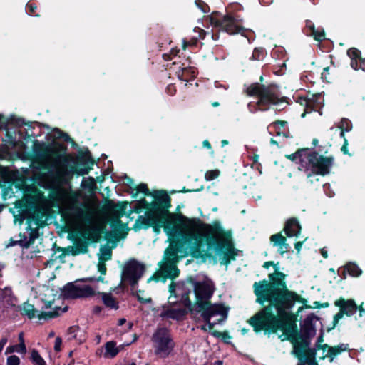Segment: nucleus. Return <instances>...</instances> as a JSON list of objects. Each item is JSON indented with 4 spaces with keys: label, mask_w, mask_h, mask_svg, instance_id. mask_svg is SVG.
<instances>
[{
    "label": "nucleus",
    "mask_w": 365,
    "mask_h": 365,
    "mask_svg": "<svg viewBox=\"0 0 365 365\" xmlns=\"http://www.w3.org/2000/svg\"><path fill=\"white\" fill-rule=\"evenodd\" d=\"M320 317L314 313L308 314L303 320L299 331V341L302 345L307 344V342H311L317 333L314 321H318Z\"/></svg>",
    "instance_id": "17"
},
{
    "label": "nucleus",
    "mask_w": 365,
    "mask_h": 365,
    "mask_svg": "<svg viewBox=\"0 0 365 365\" xmlns=\"http://www.w3.org/2000/svg\"><path fill=\"white\" fill-rule=\"evenodd\" d=\"M296 102L299 103L301 106H304V108L307 106V103H309V97L307 96H299L297 97Z\"/></svg>",
    "instance_id": "59"
},
{
    "label": "nucleus",
    "mask_w": 365,
    "mask_h": 365,
    "mask_svg": "<svg viewBox=\"0 0 365 365\" xmlns=\"http://www.w3.org/2000/svg\"><path fill=\"white\" fill-rule=\"evenodd\" d=\"M1 297L9 306L14 307L15 302L17 301L16 297L14 295L13 291L10 287H5L1 289Z\"/></svg>",
    "instance_id": "36"
},
{
    "label": "nucleus",
    "mask_w": 365,
    "mask_h": 365,
    "mask_svg": "<svg viewBox=\"0 0 365 365\" xmlns=\"http://www.w3.org/2000/svg\"><path fill=\"white\" fill-rule=\"evenodd\" d=\"M190 312L186 308L168 309L165 310L162 316L173 320L181 321Z\"/></svg>",
    "instance_id": "27"
},
{
    "label": "nucleus",
    "mask_w": 365,
    "mask_h": 365,
    "mask_svg": "<svg viewBox=\"0 0 365 365\" xmlns=\"http://www.w3.org/2000/svg\"><path fill=\"white\" fill-rule=\"evenodd\" d=\"M140 192L143 193L145 196H152L153 194L148 189V185L145 183H140L135 186L133 191H130L133 198H136Z\"/></svg>",
    "instance_id": "40"
},
{
    "label": "nucleus",
    "mask_w": 365,
    "mask_h": 365,
    "mask_svg": "<svg viewBox=\"0 0 365 365\" xmlns=\"http://www.w3.org/2000/svg\"><path fill=\"white\" fill-rule=\"evenodd\" d=\"M106 352L104 356L106 357L113 358L119 353V349L116 347V343L114 341H110L105 344Z\"/></svg>",
    "instance_id": "39"
},
{
    "label": "nucleus",
    "mask_w": 365,
    "mask_h": 365,
    "mask_svg": "<svg viewBox=\"0 0 365 365\" xmlns=\"http://www.w3.org/2000/svg\"><path fill=\"white\" fill-rule=\"evenodd\" d=\"M58 138L63 139L65 142L71 143L72 146L77 145V144L71 139V138L70 137V135L68 133H64L60 130H58Z\"/></svg>",
    "instance_id": "51"
},
{
    "label": "nucleus",
    "mask_w": 365,
    "mask_h": 365,
    "mask_svg": "<svg viewBox=\"0 0 365 365\" xmlns=\"http://www.w3.org/2000/svg\"><path fill=\"white\" fill-rule=\"evenodd\" d=\"M205 244L207 250H215L217 255L222 256L221 264L227 265L231 260H235L237 254L232 242V232L225 230L220 221L214 220L212 224H207L201 220L189 254L195 259H202L203 262L207 258H212L211 252L202 249Z\"/></svg>",
    "instance_id": "3"
},
{
    "label": "nucleus",
    "mask_w": 365,
    "mask_h": 365,
    "mask_svg": "<svg viewBox=\"0 0 365 365\" xmlns=\"http://www.w3.org/2000/svg\"><path fill=\"white\" fill-rule=\"evenodd\" d=\"M311 342H307V344L302 345L299 343L297 346L292 349V354L294 355L297 359V365H319L317 361V349L316 345L314 347H310Z\"/></svg>",
    "instance_id": "12"
},
{
    "label": "nucleus",
    "mask_w": 365,
    "mask_h": 365,
    "mask_svg": "<svg viewBox=\"0 0 365 365\" xmlns=\"http://www.w3.org/2000/svg\"><path fill=\"white\" fill-rule=\"evenodd\" d=\"M173 245L168 247L164 252L163 261L159 263L160 269L155 272L148 279V282L155 281L165 282L167 279H175L180 274V269L177 267V264L183 257L188 256L189 252H183L182 253L176 252Z\"/></svg>",
    "instance_id": "7"
},
{
    "label": "nucleus",
    "mask_w": 365,
    "mask_h": 365,
    "mask_svg": "<svg viewBox=\"0 0 365 365\" xmlns=\"http://www.w3.org/2000/svg\"><path fill=\"white\" fill-rule=\"evenodd\" d=\"M108 223L113 231H108L106 225L93 227L88 230L87 240L91 243H96L101 239L102 234H104L106 240L117 243L120 239L125 237L128 229L127 225L123 223L120 217L110 218Z\"/></svg>",
    "instance_id": "8"
},
{
    "label": "nucleus",
    "mask_w": 365,
    "mask_h": 365,
    "mask_svg": "<svg viewBox=\"0 0 365 365\" xmlns=\"http://www.w3.org/2000/svg\"><path fill=\"white\" fill-rule=\"evenodd\" d=\"M269 280L262 279L253 284V292L256 297L255 302L264 306L268 304L274 309L292 312L297 302L303 306L298 308L296 314L304 309H312L307 305V300L296 292L289 289L286 282V274L284 272H276L268 274Z\"/></svg>",
    "instance_id": "4"
},
{
    "label": "nucleus",
    "mask_w": 365,
    "mask_h": 365,
    "mask_svg": "<svg viewBox=\"0 0 365 365\" xmlns=\"http://www.w3.org/2000/svg\"><path fill=\"white\" fill-rule=\"evenodd\" d=\"M104 278L102 276H99L98 277H83L80 278L76 280L75 282H103Z\"/></svg>",
    "instance_id": "50"
},
{
    "label": "nucleus",
    "mask_w": 365,
    "mask_h": 365,
    "mask_svg": "<svg viewBox=\"0 0 365 365\" xmlns=\"http://www.w3.org/2000/svg\"><path fill=\"white\" fill-rule=\"evenodd\" d=\"M125 184L128 186L129 189L133 191V188L135 187L134 180L133 178L125 175Z\"/></svg>",
    "instance_id": "63"
},
{
    "label": "nucleus",
    "mask_w": 365,
    "mask_h": 365,
    "mask_svg": "<svg viewBox=\"0 0 365 365\" xmlns=\"http://www.w3.org/2000/svg\"><path fill=\"white\" fill-rule=\"evenodd\" d=\"M270 242L273 246L279 247V252L281 255L287 252L289 249V244L287 243V237L282 235V232H278L271 235Z\"/></svg>",
    "instance_id": "24"
},
{
    "label": "nucleus",
    "mask_w": 365,
    "mask_h": 365,
    "mask_svg": "<svg viewBox=\"0 0 365 365\" xmlns=\"http://www.w3.org/2000/svg\"><path fill=\"white\" fill-rule=\"evenodd\" d=\"M153 200L148 202L145 197L138 200L133 207V212L140 213L145 210V217H148L155 212H164V206L171 203V197L165 190H155L153 192Z\"/></svg>",
    "instance_id": "10"
},
{
    "label": "nucleus",
    "mask_w": 365,
    "mask_h": 365,
    "mask_svg": "<svg viewBox=\"0 0 365 365\" xmlns=\"http://www.w3.org/2000/svg\"><path fill=\"white\" fill-rule=\"evenodd\" d=\"M297 322V314L274 309L268 304L262 306V309L247 320V323L252 327L255 333L263 331L265 334H270L281 330L283 334L279 336V338L282 341H290L293 349L299 341V330Z\"/></svg>",
    "instance_id": "5"
},
{
    "label": "nucleus",
    "mask_w": 365,
    "mask_h": 365,
    "mask_svg": "<svg viewBox=\"0 0 365 365\" xmlns=\"http://www.w3.org/2000/svg\"><path fill=\"white\" fill-rule=\"evenodd\" d=\"M20 311L22 315L26 316L29 319H31L34 317H35L36 314L38 312L34 308V305L29 304V302H24L22 304V307H20Z\"/></svg>",
    "instance_id": "38"
},
{
    "label": "nucleus",
    "mask_w": 365,
    "mask_h": 365,
    "mask_svg": "<svg viewBox=\"0 0 365 365\" xmlns=\"http://www.w3.org/2000/svg\"><path fill=\"white\" fill-rule=\"evenodd\" d=\"M185 282H181L178 284V289L181 291L180 302L185 307V308L190 312V314H197L198 308L194 307V303H192L190 299V294L191 293L190 289H185Z\"/></svg>",
    "instance_id": "22"
},
{
    "label": "nucleus",
    "mask_w": 365,
    "mask_h": 365,
    "mask_svg": "<svg viewBox=\"0 0 365 365\" xmlns=\"http://www.w3.org/2000/svg\"><path fill=\"white\" fill-rule=\"evenodd\" d=\"M348 350H349L348 344H340L337 346H331L329 348L327 354L321 359H324L327 357L329 358V362H332L335 356Z\"/></svg>",
    "instance_id": "28"
},
{
    "label": "nucleus",
    "mask_w": 365,
    "mask_h": 365,
    "mask_svg": "<svg viewBox=\"0 0 365 365\" xmlns=\"http://www.w3.org/2000/svg\"><path fill=\"white\" fill-rule=\"evenodd\" d=\"M245 93L248 96L257 98L255 104L248 103L250 112H265L271 108L280 111L285 108L282 106L284 103L289 104V98L282 96L279 86L274 83H252L245 88Z\"/></svg>",
    "instance_id": "6"
},
{
    "label": "nucleus",
    "mask_w": 365,
    "mask_h": 365,
    "mask_svg": "<svg viewBox=\"0 0 365 365\" xmlns=\"http://www.w3.org/2000/svg\"><path fill=\"white\" fill-rule=\"evenodd\" d=\"M26 207L32 210V214L29 219L34 220L38 226L42 227L43 222L41 220L44 216L43 210L41 207H37L32 201L27 202Z\"/></svg>",
    "instance_id": "25"
},
{
    "label": "nucleus",
    "mask_w": 365,
    "mask_h": 365,
    "mask_svg": "<svg viewBox=\"0 0 365 365\" xmlns=\"http://www.w3.org/2000/svg\"><path fill=\"white\" fill-rule=\"evenodd\" d=\"M21 239L14 242V244H18L23 248H29L31 245L34 243L36 238L38 237V232L36 230H32L28 237L26 235L20 234Z\"/></svg>",
    "instance_id": "29"
},
{
    "label": "nucleus",
    "mask_w": 365,
    "mask_h": 365,
    "mask_svg": "<svg viewBox=\"0 0 365 365\" xmlns=\"http://www.w3.org/2000/svg\"><path fill=\"white\" fill-rule=\"evenodd\" d=\"M220 175V171L218 170H207L205 173V178L207 180H212L217 178Z\"/></svg>",
    "instance_id": "53"
},
{
    "label": "nucleus",
    "mask_w": 365,
    "mask_h": 365,
    "mask_svg": "<svg viewBox=\"0 0 365 365\" xmlns=\"http://www.w3.org/2000/svg\"><path fill=\"white\" fill-rule=\"evenodd\" d=\"M334 305L339 308V311L334 316L332 327L328 328L327 331L334 329L339 324V320L341 319L344 315L351 317L356 312L358 309V305L354 299H346L343 297H340L336 300Z\"/></svg>",
    "instance_id": "16"
},
{
    "label": "nucleus",
    "mask_w": 365,
    "mask_h": 365,
    "mask_svg": "<svg viewBox=\"0 0 365 365\" xmlns=\"http://www.w3.org/2000/svg\"><path fill=\"white\" fill-rule=\"evenodd\" d=\"M178 71H176L178 78L183 81L189 82L194 80L197 74V68L194 66H185V63L182 64Z\"/></svg>",
    "instance_id": "23"
},
{
    "label": "nucleus",
    "mask_w": 365,
    "mask_h": 365,
    "mask_svg": "<svg viewBox=\"0 0 365 365\" xmlns=\"http://www.w3.org/2000/svg\"><path fill=\"white\" fill-rule=\"evenodd\" d=\"M340 130L349 132L352 129V123L348 118H343L337 125Z\"/></svg>",
    "instance_id": "45"
},
{
    "label": "nucleus",
    "mask_w": 365,
    "mask_h": 365,
    "mask_svg": "<svg viewBox=\"0 0 365 365\" xmlns=\"http://www.w3.org/2000/svg\"><path fill=\"white\" fill-rule=\"evenodd\" d=\"M79 329L80 327L78 325L71 326L68 329V335H70L72 339H76V333Z\"/></svg>",
    "instance_id": "57"
},
{
    "label": "nucleus",
    "mask_w": 365,
    "mask_h": 365,
    "mask_svg": "<svg viewBox=\"0 0 365 365\" xmlns=\"http://www.w3.org/2000/svg\"><path fill=\"white\" fill-rule=\"evenodd\" d=\"M143 291L142 290H139L135 294H133V295H135L138 299V301L139 302H140L141 304H148V303H151L152 302V299L151 297H148V298H143L142 297L139 293L140 292H143Z\"/></svg>",
    "instance_id": "55"
},
{
    "label": "nucleus",
    "mask_w": 365,
    "mask_h": 365,
    "mask_svg": "<svg viewBox=\"0 0 365 365\" xmlns=\"http://www.w3.org/2000/svg\"><path fill=\"white\" fill-rule=\"evenodd\" d=\"M347 55L351 58V67L356 71L359 70L358 62L361 58V51L356 48H351L347 50Z\"/></svg>",
    "instance_id": "34"
},
{
    "label": "nucleus",
    "mask_w": 365,
    "mask_h": 365,
    "mask_svg": "<svg viewBox=\"0 0 365 365\" xmlns=\"http://www.w3.org/2000/svg\"><path fill=\"white\" fill-rule=\"evenodd\" d=\"M241 21V19H238L231 14H226L222 17V24L220 31H225L230 35L240 34L242 36L248 38L246 36L248 31L240 25Z\"/></svg>",
    "instance_id": "18"
},
{
    "label": "nucleus",
    "mask_w": 365,
    "mask_h": 365,
    "mask_svg": "<svg viewBox=\"0 0 365 365\" xmlns=\"http://www.w3.org/2000/svg\"><path fill=\"white\" fill-rule=\"evenodd\" d=\"M303 32L307 36H312L316 41L322 42L326 38V34L324 28H316L314 24L309 19L305 21V26L303 28Z\"/></svg>",
    "instance_id": "20"
},
{
    "label": "nucleus",
    "mask_w": 365,
    "mask_h": 365,
    "mask_svg": "<svg viewBox=\"0 0 365 365\" xmlns=\"http://www.w3.org/2000/svg\"><path fill=\"white\" fill-rule=\"evenodd\" d=\"M37 9V6L35 3L29 1L26 5V11L30 16H39V14H36L35 12Z\"/></svg>",
    "instance_id": "49"
},
{
    "label": "nucleus",
    "mask_w": 365,
    "mask_h": 365,
    "mask_svg": "<svg viewBox=\"0 0 365 365\" xmlns=\"http://www.w3.org/2000/svg\"><path fill=\"white\" fill-rule=\"evenodd\" d=\"M211 334L216 338H221L225 344H229V339L232 337L227 331L220 332L216 330L212 331Z\"/></svg>",
    "instance_id": "47"
},
{
    "label": "nucleus",
    "mask_w": 365,
    "mask_h": 365,
    "mask_svg": "<svg viewBox=\"0 0 365 365\" xmlns=\"http://www.w3.org/2000/svg\"><path fill=\"white\" fill-rule=\"evenodd\" d=\"M88 244L86 240H79L75 243V247L68 246L67 250H70V254L73 256L78 255L79 254H85L88 252Z\"/></svg>",
    "instance_id": "30"
},
{
    "label": "nucleus",
    "mask_w": 365,
    "mask_h": 365,
    "mask_svg": "<svg viewBox=\"0 0 365 365\" xmlns=\"http://www.w3.org/2000/svg\"><path fill=\"white\" fill-rule=\"evenodd\" d=\"M9 120L3 114H0V129H7Z\"/></svg>",
    "instance_id": "62"
},
{
    "label": "nucleus",
    "mask_w": 365,
    "mask_h": 365,
    "mask_svg": "<svg viewBox=\"0 0 365 365\" xmlns=\"http://www.w3.org/2000/svg\"><path fill=\"white\" fill-rule=\"evenodd\" d=\"M171 203L164 206V212H155L148 217L138 216L133 229L138 231L152 227L155 234H159L163 227L169 239L168 247L173 245L176 252H189L201 220L189 218L182 213H171Z\"/></svg>",
    "instance_id": "1"
},
{
    "label": "nucleus",
    "mask_w": 365,
    "mask_h": 365,
    "mask_svg": "<svg viewBox=\"0 0 365 365\" xmlns=\"http://www.w3.org/2000/svg\"><path fill=\"white\" fill-rule=\"evenodd\" d=\"M74 282H68L61 289V295L64 299L88 298L96 295L95 290L90 285L78 286Z\"/></svg>",
    "instance_id": "15"
},
{
    "label": "nucleus",
    "mask_w": 365,
    "mask_h": 365,
    "mask_svg": "<svg viewBox=\"0 0 365 365\" xmlns=\"http://www.w3.org/2000/svg\"><path fill=\"white\" fill-rule=\"evenodd\" d=\"M322 96L320 94H312L311 97H309V103L304 108V113L301 115L302 118H304L307 113L312 111H317L321 106Z\"/></svg>",
    "instance_id": "26"
},
{
    "label": "nucleus",
    "mask_w": 365,
    "mask_h": 365,
    "mask_svg": "<svg viewBox=\"0 0 365 365\" xmlns=\"http://www.w3.org/2000/svg\"><path fill=\"white\" fill-rule=\"evenodd\" d=\"M31 359L34 365H46L44 359L41 356L38 351L33 349L31 353Z\"/></svg>",
    "instance_id": "44"
},
{
    "label": "nucleus",
    "mask_w": 365,
    "mask_h": 365,
    "mask_svg": "<svg viewBox=\"0 0 365 365\" xmlns=\"http://www.w3.org/2000/svg\"><path fill=\"white\" fill-rule=\"evenodd\" d=\"M20 359L16 355H11L7 358L6 365H19Z\"/></svg>",
    "instance_id": "56"
},
{
    "label": "nucleus",
    "mask_w": 365,
    "mask_h": 365,
    "mask_svg": "<svg viewBox=\"0 0 365 365\" xmlns=\"http://www.w3.org/2000/svg\"><path fill=\"white\" fill-rule=\"evenodd\" d=\"M9 120V124L14 125L17 127H21L24 125H28L29 127H31V125L26 123L24 118H17L14 115H11Z\"/></svg>",
    "instance_id": "46"
},
{
    "label": "nucleus",
    "mask_w": 365,
    "mask_h": 365,
    "mask_svg": "<svg viewBox=\"0 0 365 365\" xmlns=\"http://www.w3.org/2000/svg\"><path fill=\"white\" fill-rule=\"evenodd\" d=\"M267 55V51L263 47H257L253 50L250 58L252 61H262Z\"/></svg>",
    "instance_id": "42"
},
{
    "label": "nucleus",
    "mask_w": 365,
    "mask_h": 365,
    "mask_svg": "<svg viewBox=\"0 0 365 365\" xmlns=\"http://www.w3.org/2000/svg\"><path fill=\"white\" fill-rule=\"evenodd\" d=\"M346 272L352 277H359L362 273L361 269L354 263H348L341 274V278L346 279Z\"/></svg>",
    "instance_id": "37"
},
{
    "label": "nucleus",
    "mask_w": 365,
    "mask_h": 365,
    "mask_svg": "<svg viewBox=\"0 0 365 365\" xmlns=\"http://www.w3.org/2000/svg\"><path fill=\"white\" fill-rule=\"evenodd\" d=\"M187 282L193 287L196 299L194 307L197 308V304L210 301L215 291L213 286L205 281L197 282L192 277H187Z\"/></svg>",
    "instance_id": "14"
},
{
    "label": "nucleus",
    "mask_w": 365,
    "mask_h": 365,
    "mask_svg": "<svg viewBox=\"0 0 365 365\" xmlns=\"http://www.w3.org/2000/svg\"><path fill=\"white\" fill-rule=\"evenodd\" d=\"M34 152L42 157L52 158L53 163L49 170L52 180L58 184H66L74 173L80 175H86L96 163L88 148L80 149L73 160V165L69 163L73 160L71 156L66 153L67 146L64 144L53 141L51 145L39 144L38 140L34 142Z\"/></svg>",
    "instance_id": "2"
},
{
    "label": "nucleus",
    "mask_w": 365,
    "mask_h": 365,
    "mask_svg": "<svg viewBox=\"0 0 365 365\" xmlns=\"http://www.w3.org/2000/svg\"><path fill=\"white\" fill-rule=\"evenodd\" d=\"M319 153H327V150H324L322 146L319 147L318 151H308L306 155V161L304 168L311 170V173L307 174V178L314 175H327L329 174L330 170L334 165V158L333 156H324L319 155Z\"/></svg>",
    "instance_id": "9"
},
{
    "label": "nucleus",
    "mask_w": 365,
    "mask_h": 365,
    "mask_svg": "<svg viewBox=\"0 0 365 365\" xmlns=\"http://www.w3.org/2000/svg\"><path fill=\"white\" fill-rule=\"evenodd\" d=\"M197 314L201 313V317L205 322H209V319L216 315H220L226 319L230 308L222 303L212 304L210 301L197 304Z\"/></svg>",
    "instance_id": "13"
},
{
    "label": "nucleus",
    "mask_w": 365,
    "mask_h": 365,
    "mask_svg": "<svg viewBox=\"0 0 365 365\" xmlns=\"http://www.w3.org/2000/svg\"><path fill=\"white\" fill-rule=\"evenodd\" d=\"M302 229V227L299 220L295 217H292L285 221L283 231L287 237H298L301 234Z\"/></svg>",
    "instance_id": "21"
},
{
    "label": "nucleus",
    "mask_w": 365,
    "mask_h": 365,
    "mask_svg": "<svg viewBox=\"0 0 365 365\" xmlns=\"http://www.w3.org/2000/svg\"><path fill=\"white\" fill-rule=\"evenodd\" d=\"M98 271L101 273V276L105 275L107 272L106 265L105 264V261L99 260L98 263Z\"/></svg>",
    "instance_id": "60"
},
{
    "label": "nucleus",
    "mask_w": 365,
    "mask_h": 365,
    "mask_svg": "<svg viewBox=\"0 0 365 365\" xmlns=\"http://www.w3.org/2000/svg\"><path fill=\"white\" fill-rule=\"evenodd\" d=\"M203 190V186L201 185L200 187L197 188H189L187 189L185 187H184L181 190L176 191V190H172L170 192L172 194L176 193V192H182V193H187V192H197Z\"/></svg>",
    "instance_id": "54"
},
{
    "label": "nucleus",
    "mask_w": 365,
    "mask_h": 365,
    "mask_svg": "<svg viewBox=\"0 0 365 365\" xmlns=\"http://www.w3.org/2000/svg\"><path fill=\"white\" fill-rule=\"evenodd\" d=\"M195 5L203 12L208 13L210 11V7L207 3L202 0H195Z\"/></svg>",
    "instance_id": "52"
},
{
    "label": "nucleus",
    "mask_w": 365,
    "mask_h": 365,
    "mask_svg": "<svg viewBox=\"0 0 365 365\" xmlns=\"http://www.w3.org/2000/svg\"><path fill=\"white\" fill-rule=\"evenodd\" d=\"M101 255L99 257V260L108 261L111 259L112 257V248L110 247L102 246L100 249Z\"/></svg>",
    "instance_id": "43"
},
{
    "label": "nucleus",
    "mask_w": 365,
    "mask_h": 365,
    "mask_svg": "<svg viewBox=\"0 0 365 365\" xmlns=\"http://www.w3.org/2000/svg\"><path fill=\"white\" fill-rule=\"evenodd\" d=\"M68 309V307H66L64 308H61V307H56L54 308L53 311L49 312H41L38 315L37 317L38 319H44L48 320L51 319H54L56 317H58L60 316L61 312H65Z\"/></svg>",
    "instance_id": "31"
},
{
    "label": "nucleus",
    "mask_w": 365,
    "mask_h": 365,
    "mask_svg": "<svg viewBox=\"0 0 365 365\" xmlns=\"http://www.w3.org/2000/svg\"><path fill=\"white\" fill-rule=\"evenodd\" d=\"M98 294H101L102 301L106 307L115 310L119 309L118 300L110 293L98 292Z\"/></svg>",
    "instance_id": "32"
},
{
    "label": "nucleus",
    "mask_w": 365,
    "mask_h": 365,
    "mask_svg": "<svg viewBox=\"0 0 365 365\" xmlns=\"http://www.w3.org/2000/svg\"><path fill=\"white\" fill-rule=\"evenodd\" d=\"M287 122L285 120H277L273 123H272L268 129L270 130L269 133L271 134L276 133L277 135H283L284 137H287V134L282 130L285 125H287Z\"/></svg>",
    "instance_id": "35"
},
{
    "label": "nucleus",
    "mask_w": 365,
    "mask_h": 365,
    "mask_svg": "<svg viewBox=\"0 0 365 365\" xmlns=\"http://www.w3.org/2000/svg\"><path fill=\"white\" fill-rule=\"evenodd\" d=\"M222 17L223 16H221L220 12L213 11L210 16H208L210 24L214 27L220 29L222 24Z\"/></svg>",
    "instance_id": "41"
},
{
    "label": "nucleus",
    "mask_w": 365,
    "mask_h": 365,
    "mask_svg": "<svg viewBox=\"0 0 365 365\" xmlns=\"http://www.w3.org/2000/svg\"><path fill=\"white\" fill-rule=\"evenodd\" d=\"M145 270V267L143 264L135 259H131L124 265L121 277L122 279H128L138 277L139 274L143 276Z\"/></svg>",
    "instance_id": "19"
},
{
    "label": "nucleus",
    "mask_w": 365,
    "mask_h": 365,
    "mask_svg": "<svg viewBox=\"0 0 365 365\" xmlns=\"http://www.w3.org/2000/svg\"><path fill=\"white\" fill-rule=\"evenodd\" d=\"M142 277L140 274L138 276V277H132V278H128V279H122L123 281H127L129 282L130 285L134 288L135 286H137L139 279Z\"/></svg>",
    "instance_id": "61"
},
{
    "label": "nucleus",
    "mask_w": 365,
    "mask_h": 365,
    "mask_svg": "<svg viewBox=\"0 0 365 365\" xmlns=\"http://www.w3.org/2000/svg\"><path fill=\"white\" fill-rule=\"evenodd\" d=\"M153 340L155 344L156 354L164 357L168 356L175 346L170 330L165 327L158 328L153 334Z\"/></svg>",
    "instance_id": "11"
},
{
    "label": "nucleus",
    "mask_w": 365,
    "mask_h": 365,
    "mask_svg": "<svg viewBox=\"0 0 365 365\" xmlns=\"http://www.w3.org/2000/svg\"><path fill=\"white\" fill-rule=\"evenodd\" d=\"M73 215L74 217L78 220H87L89 218L88 212L80 207L76 208Z\"/></svg>",
    "instance_id": "48"
},
{
    "label": "nucleus",
    "mask_w": 365,
    "mask_h": 365,
    "mask_svg": "<svg viewBox=\"0 0 365 365\" xmlns=\"http://www.w3.org/2000/svg\"><path fill=\"white\" fill-rule=\"evenodd\" d=\"M165 92L169 96H174L176 93V87L174 84H169L165 88Z\"/></svg>",
    "instance_id": "64"
},
{
    "label": "nucleus",
    "mask_w": 365,
    "mask_h": 365,
    "mask_svg": "<svg viewBox=\"0 0 365 365\" xmlns=\"http://www.w3.org/2000/svg\"><path fill=\"white\" fill-rule=\"evenodd\" d=\"M265 269H268L269 267H273L274 269V272L272 274H275L276 272H282L279 270L278 263L275 264L273 261H267L265 262L262 266Z\"/></svg>",
    "instance_id": "58"
},
{
    "label": "nucleus",
    "mask_w": 365,
    "mask_h": 365,
    "mask_svg": "<svg viewBox=\"0 0 365 365\" xmlns=\"http://www.w3.org/2000/svg\"><path fill=\"white\" fill-rule=\"evenodd\" d=\"M309 148H300L298 149L295 153L286 155V158L294 162L297 160H299L301 165L304 167L305 161H306V155L308 153Z\"/></svg>",
    "instance_id": "33"
}]
</instances>
